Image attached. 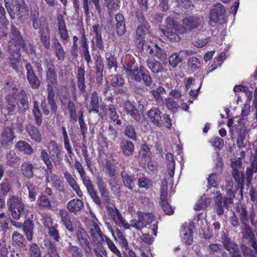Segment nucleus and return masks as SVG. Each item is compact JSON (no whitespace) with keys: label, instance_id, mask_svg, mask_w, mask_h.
<instances>
[{"label":"nucleus","instance_id":"47","mask_svg":"<svg viewBox=\"0 0 257 257\" xmlns=\"http://www.w3.org/2000/svg\"><path fill=\"white\" fill-rule=\"evenodd\" d=\"M115 233L118 239V241L121 247L126 250L128 247L127 241L123 235L122 232L119 229H117Z\"/></svg>","mask_w":257,"mask_h":257},{"label":"nucleus","instance_id":"17","mask_svg":"<svg viewBox=\"0 0 257 257\" xmlns=\"http://www.w3.org/2000/svg\"><path fill=\"white\" fill-rule=\"evenodd\" d=\"M59 214L61 216V221L67 230L70 232L74 231V228L71 221L69 213L67 211L61 209L59 211Z\"/></svg>","mask_w":257,"mask_h":257},{"label":"nucleus","instance_id":"52","mask_svg":"<svg viewBox=\"0 0 257 257\" xmlns=\"http://www.w3.org/2000/svg\"><path fill=\"white\" fill-rule=\"evenodd\" d=\"M33 113L35 117L37 124L38 125H41L42 121V116L39 108V103L36 100L34 101Z\"/></svg>","mask_w":257,"mask_h":257},{"label":"nucleus","instance_id":"8","mask_svg":"<svg viewBox=\"0 0 257 257\" xmlns=\"http://www.w3.org/2000/svg\"><path fill=\"white\" fill-rule=\"evenodd\" d=\"M193 53V51L187 50H181L179 53L174 52L169 57V64L172 67L174 68L179 63L181 62L185 57Z\"/></svg>","mask_w":257,"mask_h":257},{"label":"nucleus","instance_id":"34","mask_svg":"<svg viewBox=\"0 0 257 257\" xmlns=\"http://www.w3.org/2000/svg\"><path fill=\"white\" fill-rule=\"evenodd\" d=\"M34 225L32 221L28 219L24 222L23 230L28 240L31 241L33 236Z\"/></svg>","mask_w":257,"mask_h":257},{"label":"nucleus","instance_id":"20","mask_svg":"<svg viewBox=\"0 0 257 257\" xmlns=\"http://www.w3.org/2000/svg\"><path fill=\"white\" fill-rule=\"evenodd\" d=\"M123 106L127 114L131 115L135 120L139 121L140 119L139 111L130 101H125Z\"/></svg>","mask_w":257,"mask_h":257},{"label":"nucleus","instance_id":"26","mask_svg":"<svg viewBox=\"0 0 257 257\" xmlns=\"http://www.w3.org/2000/svg\"><path fill=\"white\" fill-rule=\"evenodd\" d=\"M116 22V29L117 34L121 36L123 35L125 32V27L124 17L121 14H117L115 17Z\"/></svg>","mask_w":257,"mask_h":257},{"label":"nucleus","instance_id":"27","mask_svg":"<svg viewBox=\"0 0 257 257\" xmlns=\"http://www.w3.org/2000/svg\"><path fill=\"white\" fill-rule=\"evenodd\" d=\"M116 22V29L117 34L121 36L123 35L125 32V27L124 17L121 14H117L115 17Z\"/></svg>","mask_w":257,"mask_h":257},{"label":"nucleus","instance_id":"54","mask_svg":"<svg viewBox=\"0 0 257 257\" xmlns=\"http://www.w3.org/2000/svg\"><path fill=\"white\" fill-rule=\"evenodd\" d=\"M41 159L44 161L45 165L47 166V169L50 172H52V168L53 167L51 162L48 157V153L45 150L41 151Z\"/></svg>","mask_w":257,"mask_h":257},{"label":"nucleus","instance_id":"7","mask_svg":"<svg viewBox=\"0 0 257 257\" xmlns=\"http://www.w3.org/2000/svg\"><path fill=\"white\" fill-rule=\"evenodd\" d=\"M47 91L48 102L50 106V109L53 112H55L57 110V105L54 100V89L58 86V81L47 82Z\"/></svg>","mask_w":257,"mask_h":257},{"label":"nucleus","instance_id":"50","mask_svg":"<svg viewBox=\"0 0 257 257\" xmlns=\"http://www.w3.org/2000/svg\"><path fill=\"white\" fill-rule=\"evenodd\" d=\"M108 115L109 118L113 121H115L117 124L121 123V120L119 119L118 115L116 112V108L114 105H111L109 106Z\"/></svg>","mask_w":257,"mask_h":257},{"label":"nucleus","instance_id":"24","mask_svg":"<svg viewBox=\"0 0 257 257\" xmlns=\"http://www.w3.org/2000/svg\"><path fill=\"white\" fill-rule=\"evenodd\" d=\"M123 183L125 187L130 189H133L136 186V179L134 175H129L123 171L121 173Z\"/></svg>","mask_w":257,"mask_h":257},{"label":"nucleus","instance_id":"51","mask_svg":"<svg viewBox=\"0 0 257 257\" xmlns=\"http://www.w3.org/2000/svg\"><path fill=\"white\" fill-rule=\"evenodd\" d=\"M13 242L20 247L25 246V239L24 236L17 232H14L12 235Z\"/></svg>","mask_w":257,"mask_h":257},{"label":"nucleus","instance_id":"42","mask_svg":"<svg viewBox=\"0 0 257 257\" xmlns=\"http://www.w3.org/2000/svg\"><path fill=\"white\" fill-rule=\"evenodd\" d=\"M166 159L168 160L167 170L168 175L170 176V177H172L174 174L175 165L173 155L171 153L167 154L166 155Z\"/></svg>","mask_w":257,"mask_h":257},{"label":"nucleus","instance_id":"53","mask_svg":"<svg viewBox=\"0 0 257 257\" xmlns=\"http://www.w3.org/2000/svg\"><path fill=\"white\" fill-rule=\"evenodd\" d=\"M188 66L192 71H195L201 66L200 60L195 57L190 58L188 60Z\"/></svg>","mask_w":257,"mask_h":257},{"label":"nucleus","instance_id":"9","mask_svg":"<svg viewBox=\"0 0 257 257\" xmlns=\"http://www.w3.org/2000/svg\"><path fill=\"white\" fill-rule=\"evenodd\" d=\"M124 70L128 79L134 80L137 82H140L142 80L141 75L139 72L138 67L134 63H128L124 67Z\"/></svg>","mask_w":257,"mask_h":257},{"label":"nucleus","instance_id":"14","mask_svg":"<svg viewBox=\"0 0 257 257\" xmlns=\"http://www.w3.org/2000/svg\"><path fill=\"white\" fill-rule=\"evenodd\" d=\"M58 29L60 36L61 40L63 42H67L69 39L68 32L66 29L64 19L62 15H60L57 17Z\"/></svg>","mask_w":257,"mask_h":257},{"label":"nucleus","instance_id":"4","mask_svg":"<svg viewBox=\"0 0 257 257\" xmlns=\"http://www.w3.org/2000/svg\"><path fill=\"white\" fill-rule=\"evenodd\" d=\"M107 210L111 219L119 227L123 228H129L128 223L122 217L119 210L116 208L108 206Z\"/></svg>","mask_w":257,"mask_h":257},{"label":"nucleus","instance_id":"2","mask_svg":"<svg viewBox=\"0 0 257 257\" xmlns=\"http://www.w3.org/2000/svg\"><path fill=\"white\" fill-rule=\"evenodd\" d=\"M21 47L28 52H33L35 50L33 45L31 44H29L28 47H27L24 41H23L22 44H19V41L15 39H11L9 44V50L11 54L10 57L16 62H20L21 61Z\"/></svg>","mask_w":257,"mask_h":257},{"label":"nucleus","instance_id":"39","mask_svg":"<svg viewBox=\"0 0 257 257\" xmlns=\"http://www.w3.org/2000/svg\"><path fill=\"white\" fill-rule=\"evenodd\" d=\"M27 131L32 140L37 143H39L42 141V136L38 129L36 127L30 125L27 127Z\"/></svg>","mask_w":257,"mask_h":257},{"label":"nucleus","instance_id":"63","mask_svg":"<svg viewBox=\"0 0 257 257\" xmlns=\"http://www.w3.org/2000/svg\"><path fill=\"white\" fill-rule=\"evenodd\" d=\"M106 244L109 249L117 257H122L120 251L111 239L108 240Z\"/></svg>","mask_w":257,"mask_h":257},{"label":"nucleus","instance_id":"21","mask_svg":"<svg viewBox=\"0 0 257 257\" xmlns=\"http://www.w3.org/2000/svg\"><path fill=\"white\" fill-rule=\"evenodd\" d=\"M15 136L12 127H8L4 129L2 135L1 142L3 145H7L13 141Z\"/></svg>","mask_w":257,"mask_h":257},{"label":"nucleus","instance_id":"16","mask_svg":"<svg viewBox=\"0 0 257 257\" xmlns=\"http://www.w3.org/2000/svg\"><path fill=\"white\" fill-rule=\"evenodd\" d=\"M223 244L224 248L229 252L231 257L238 256L240 255L237 244L231 241L229 238L225 237L223 240Z\"/></svg>","mask_w":257,"mask_h":257},{"label":"nucleus","instance_id":"43","mask_svg":"<svg viewBox=\"0 0 257 257\" xmlns=\"http://www.w3.org/2000/svg\"><path fill=\"white\" fill-rule=\"evenodd\" d=\"M67 250L72 257H83L82 250L77 246L73 245L71 242L68 243Z\"/></svg>","mask_w":257,"mask_h":257},{"label":"nucleus","instance_id":"44","mask_svg":"<svg viewBox=\"0 0 257 257\" xmlns=\"http://www.w3.org/2000/svg\"><path fill=\"white\" fill-rule=\"evenodd\" d=\"M48 149L52 156L56 157H59L60 156L61 147L59 146L55 142H50L48 145Z\"/></svg>","mask_w":257,"mask_h":257},{"label":"nucleus","instance_id":"32","mask_svg":"<svg viewBox=\"0 0 257 257\" xmlns=\"http://www.w3.org/2000/svg\"><path fill=\"white\" fill-rule=\"evenodd\" d=\"M50 35L48 28H42L40 29V40L44 47L49 49L50 47Z\"/></svg>","mask_w":257,"mask_h":257},{"label":"nucleus","instance_id":"5","mask_svg":"<svg viewBox=\"0 0 257 257\" xmlns=\"http://www.w3.org/2000/svg\"><path fill=\"white\" fill-rule=\"evenodd\" d=\"M18 101L16 94L14 93L9 94L6 96V103L2 107V112L5 114H13L18 104Z\"/></svg>","mask_w":257,"mask_h":257},{"label":"nucleus","instance_id":"62","mask_svg":"<svg viewBox=\"0 0 257 257\" xmlns=\"http://www.w3.org/2000/svg\"><path fill=\"white\" fill-rule=\"evenodd\" d=\"M30 254V257H41L40 249L36 243L31 245Z\"/></svg>","mask_w":257,"mask_h":257},{"label":"nucleus","instance_id":"12","mask_svg":"<svg viewBox=\"0 0 257 257\" xmlns=\"http://www.w3.org/2000/svg\"><path fill=\"white\" fill-rule=\"evenodd\" d=\"M203 19L199 17H192L185 18L182 20V27L186 29V31L197 28L202 22Z\"/></svg>","mask_w":257,"mask_h":257},{"label":"nucleus","instance_id":"38","mask_svg":"<svg viewBox=\"0 0 257 257\" xmlns=\"http://www.w3.org/2000/svg\"><path fill=\"white\" fill-rule=\"evenodd\" d=\"M56 80H57V79L55 67L53 64L48 63L46 69V81L47 82Z\"/></svg>","mask_w":257,"mask_h":257},{"label":"nucleus","instance_id":"56","mask_svg":"<svg viewBox=\"0 0 257 257\" xmlns=\"http://www.w3.org/2000/svg\"><path fill=\"white\" fill-rule=\"evenodd\" d=\"M124 134L133 140H137V134L133 126L131 125H127L124 130Z\"/></svg>","mask_w":257,"mask_h":257},{"label":"nucleus","instance_id":"23","mask_svg":"<svg viewBox=\"0 0 257 257\" xmlns=\"http://www.w3.org/2000/svg\"><path fill=\"white\" fill-rule=\"evenodd\" d=\"M16 12L14 13L15 16H18L19 19H21L28 14V9L24 0H16Z\"/></svg>","mask_w":257,"mask_h":257},{"label":"nucleus","instance_id":"3","mask_svg":"<svg viewBox=\"0 0 257 257\" xmlns=\"http://www.w3.org/2000/svg\"><path fill=\"white\" fill-rule=\"evenodd\" d=\"M76 233L79 243L85 253L87 254L91 253L92 249L89 241V236L86 231L84 229L80 227L77 229Z\"/></svg>","mask_w":257,"mask_h":257},{"label":"nucleus","instance_id":"60","mask_svg":"<svg viewBox=\"0 0 257 257\" xmlns=\"http://www.w3.org/2000/svg\"><path fill=\"white\" fill-rule=\"evenodd\" d=\"M5 3V7L7 10L8 13L10 15L11 18L13 20L15 19V13L12 8L13 0H4Z\"/></svg>","mask_w":257,"mask_h":257},{"label":"nucleus","instance_id":"18","mask_svg":"<svg viewBox=\"0 0 257 257\" xmlns=\"http://www.w3.org/2000/svg\"><path fill=\"white\" fill-rule=\"evenodd\" d=\"M249 130L246 127L240 128L238 132L236 144L239 148L245 147L246 144L245 142H247L248 137Z\"/></svg>","mask_w":257,"mask_h":257},{"label":"nucleus","instance_id":"41","mask_svg":"<svg viewBox=\"0 0 257 257\" xmlns=\"http://www.w3.org/2000/svg\"><path fill=\"white\" fill-rule=\"evenodd\" d=\"M138 216L142 222L143 227L147 224L151 223L154 219V216L151 213L138 212Z\"/></svg>","mask_w":257,"mask_h":257},{"label":"nucleus","instance_id":"45","mask_svg":"<svg viewBox=\"0 0 257 257\" xmlns=\"http://www.w3.org/2000/svg\"><path fill=\"white\" fill-rule=\"evenodd\" d=\"M159 29L163 35L167 37L171 41L179 42L181 40L180 36L178 34L172 32H169L168 31L166 30L164 26H160Z\"/></svg>","mask_w":257,"mask_h":257},{"label":"nucleus","instance_id":"48","mask_svg":"<svg viewBox=\"0 0 257 257\" xmlns=\"http://www.w3.org/2000/svg\"><path fill=\"white\" fill-rule=\"evenodd\" d=\"M138 185L142 189L148 190L153 185L152 181L146 177H142L138 179Z\"/></svg>","mask_w":257,"mask_h":257},{"label":"nucleus","instance_id":"6","mask_svg":"<svg viewBox=\"0 0 257 257\" xmlns=\"http://www.w3.org/2000/svg\"><path fill=\"white\" fill-rule=\"evenodd\" d=\"M85 104L89 110V112H94L98 113L99 112V98L98 94L96 92H93L90 94V99L88 97V94L85 95Z\"/></svg>","mask_w":257,"mask_h":257},{"label":"nucleus","instance_id":"57","mask_svg":"<svg viewBox=\"0 0 257 257\" xmlns=\"http://www.w3.org/2000/svg\"><path fill=\"white\" fill-rule=\"evenodd\" d=\"M26 189L29 192V197L31 201L36 199L37 193L35 186L30 182H28L26 185Z\"/></svg>","mask_w":257,"mask_h":257},{"label":"nucleus","instance_id":"33","mask_svg":"<svg viewBox=\"0 0 257 257\" xmlns=\"http://www.w3.org/2000/svg\"><path fill=\"white\" fill-rule=\"evenodd\" d=\"M33 165L30 162H25L22 163L21 169L22 173L28 178L33 177Z\"/></svg>","mask_w":257,"mask_h":257},{"label":"nucleus","instance_id":"11","mask_svg":"<svg viewBox=\"0 0 257 257\" xmlns=\"http://www.w3.org/2000/svg\"><path fill=\"white\" fill-rule=\"evenodd\" d=\"M110 83V85L116 89V93H123L126 91V88L122 87L124 84V81L120 75L111 76Z\"/></svg>","mask_w":257,"mask_h":257},{"label":"nucleus","instance_id":"64","mask_svg":"<svg viewBox=\"0 0 257 257\" xmlns=\"http://www.w3.org/2000/svg\"><path fill=\"white\" fill-rule=\"evenodd\" d=\"M44 257H60L57 253L56 247L51 244L47 253Z\"/></svg>","mask_w":257,"mask_h":257},{"label":"nucleus","instance_id":"29","mask_svg":"<svg viewBox=\"0 0 257 257\" xmlns=\"http://www.w3.org/2000/svg\"><path fill=\"white\" fill-rule=\"evenodd\" d=\"M147 63L149 68L154 73H158L163 70L162 64L153 58L148 59Z\"/></svg>","mask_w":257,"mask_h":257},{"label":"nucleus","instance_id":"36","mask_svg":"<svg viewBox=\"0 0 257 257\" xmlns=\"http://www.w3.org/2000/svg\"><path fill=\"white\" fill-rule=\"evenodd\" d=\"M166 24L173 28L175 31L180 33L184 34L186 33V29L178 25L177 23L172 18L169 17L165 20Z\"/></svg>","mask_w":257,"mask_h":257},{"label":"nucleus","instance_id":"13","mask_svg":"<svg viewBox=\"0 0 257 257\" xmlns=\"http://www.w3.org/2000/svg\"><path fill=\"white\" fill-rule=\"evenodd\" d=\"M25 67L27 70V79L30 85L33 88H38L40 86V82L34 73L31 65L30 63H27Z\"/></svg>","mask_w":257,"mask_h":257},{"label":"nucleus","instance_id":"30","mask_svg":"<svg viewBox=\"0 0 257 257\" xmlns=\"http://www.w3.org/2000/svg\"><path fill=\"white\" fill-rule=\"evenodd\" d=\"M52 47L57 58L59 60L63 61L65 58V53L61 44L57 39L53 42Z\"/></svg>","mask_w":257,"mask_h":257},{"label":"nucleus","instance_id":"25","mask_svg":"<svg viewBox=\"0 0 257 257\" xmlns=\"http://www.w3.org/2000/svg\"><path fill=\"white\" fill-rule=\"evenodd\" d=\"M84 74L85 72L83 68L81 67L78 68L77 74V86L81 93H84L86 91Z\"/></svg>","mask_w":257,"mask_h":257},{"label":"nucleus","instance_id":"28","mask_svg":"<svg viewBox=\"0 0 257 257\" xmlns=\"http://www.w3.org/2000/svg\"><path fill=\"white\" fill-rule=\"evenodd\" d=\"M232 176L237 183L236 188L240 189V193H242L244 183V175L243 173L240 171H232Z\"/></svg>","mask_w":257,"mask_h":257},{"label":"nucleus","instance_id":"15","mask_svg":"<svg viewBox=\"0 0 257 257\" xmlns=\"http://www.w3.org/2000/svg\"><path fill=\"white\" fill-rule=\"evenodd\" d=\"M192 225L185 224L181 232L182 241L186 244H190L193 242Z\"/></svg>","mask_w":257,"mask_h":257},{"label":"nucleus","instance_id":"55","mask_svg":"<svg viewBox=\"0 0 257 257\" xmlns=\"http://www.w3.org/2000/svg\"><path fill=\"white\" fill-rule=\"evenodd\" d=\"M165 104L167 108L173 112H176L179 107L178 103L171 98H167Z\"/></svg>","mask_w":257,"mask_h":257},{"label":"nucleus","instance_id":"1","mask_svg":"<svg viewBox=\"0 0 257 257\" xmlns=\"http://www.w3.org/2000/svg\"><path fill=\"white\" fill-rule=\"evenodd\" d=\"M7 204L12 217L19 219L26 212L23 199L18 196H12L7 200Z\"/></svg>","mask_w":257,"mask_h":257},{"label":"nucleus","instance_id":"35","mask_svg":"<svg viewBox=\"0 0 257 257\" xmlns=\"http://www.w3.org/2000/svg\"><path fill=\"white\" fill-rule=\"evenodd\" d=\"M238 213H239L240 216V220L241 222L244 224V227L246 230L248 231H250V228L248 225L246 223V221L248 219L247 216V212L246 207L243 205H241L237 207Z\"/></svg>","mask_w":257,"mask_h":257},{"label":"nucleus","instance_id":"59","mask_svg":"<svg viewBox=\"0 0 257 257\" xmlns=\"http://www.w3.org/2000/svg\"><path fill=\"white\" fill-rule=\"evenodd\" d=\"M105 2L110 11H115L119 7V0H105Z\"/></svg>","mask_w":257,"mask_h":257},{"label":"nucleus","instance_id":"58","mask_svg":"<svg viewBox=\"0 0 257 257\" xmlns=\"http://www.w3.org/2000/svg\"><path fill=\"white\" fill-rule=\"evenodd\" d=\"M206 199L205 197H201L196 203L194 206V209L198 210L206 207L207 206V203L209 204L210 203V201L209 199Z\"/></svg>","mask_w":257,"mask_h":257},{"label":"nucleus","instance_id":"49","mask_svg":"<svg viewBox=\"0 0 257 257\" xmlns=\"http://www.w3.org/2000/svg\"><path fill=\"white\" fill-rule=\"evenodd\" d=\"M18 97L20 100V104L22 105L21 108L23 110H26L28 108L29 102L26 93L24 91H21L18 95Z\"/></svg>","mask_w":257,"mask_h":257},{"label":"nucleus","instance_id":"40","mask_svg":"<svg viewBox=\"0 0 257 257\" xmlns=\"http://www.w3.org/2000/svg\"><path fill=\"white\" fill-rule=\"evenodd\" d=\"M75 167L79 174L80 175V179L82 180L83 184L88 183L90 181V179L86 176V173L82 165L78 160L75 161Z\"/></svg>","mask_w":257,"mask_h":257},{"label":"nucleus","instance_id":"31","mask_svg":"<svg viewBox=\"0 0 257 257\" xmlns=\"http://www.w3.org/2000/svg\"><path fill=\"white\" fill-rule=\"evenodd\" d=\"M16 148L24 154L31 155L34 152L31 145L25 141H19L16 145Z\"/></svg>","mask_w":257,"mask_h":257},{"label":"nucleus","instance_id":"19","mask_svg":"<svg viewBox=\"0 0 257 257\" xmlns=\"http://www.w3.org/2000/svg\"><path fill=\"white\" fill-rule=\"evenodd\" d=\"M161 112L159 108H153L151 109L147 113V115L150 121L157 126H161L160 122L161 119Z\"/></svg>","mask_w":257,"mask_h":257},{"label":"nucleus","instance_id":"37","mask_svg":"<svg viewBox=\"0 0 257 257\" xmlns=\"http://www.w3.org/2000/svg\"><path fill=\"white\" fill-rule=\"evenodd\" d=\"M120 148L123 154L126 156L132 155L135 150L133 143L128 141H123L120 145Z\"/></svg>","mask_w":257,"mask_h":257},{"label":"nucleus","instance_id":"61","mask_svg":"<svg viewBox=\"0 0 257 257\" xmlns=\"http://www.w3.org/2000/svg\"><path fill=\"white\" fill-rule=\"evenodd\" d=\"M48 234L55 241L58 242L59 241V232L55 227L52 226L49 227L48 229Z\"/></svg>","mask_w":257,"mask_h":257},{"label":"nucleus","instance_id":"22","mask_svg":"<svg viewBox=\"0 0 257 257\" xmlns=\"http://www.w3.org/2000/svg\"><path fill=\"white\" fill-rule=\"evenodd\" d=\"M84 207V203L79 199H74L67 204V208L71 212L76 214Z\"/></svg>","mask_w":257,"mask_h":257},{"label":"nucleus","instance_id":"46","mask_svg":"<svg viewBox=\"0 0 257 257\" xmlns=\"http://www.w3.org/2000/svg\"><path fill=\"white\" fill-rule=\"evenodd\" d=\"M216 194L217 195L214 198L216 206V213L217 215H221L224 213V210L222 205V196L219 192H216Z\"/></svg>","mask_w":257,"mask_h":257},{"label":"nucleus","instance_id":"10","mask_svg":"<svg viewBox=\"0 0 257 257\" xmlns=\"http://www.w3.org/2000/svg\"><path fill=\"white\" fill-rule=\"evenodd\" d=\"M148 31L146 23L139 25L137 29L136 44L138 48H142L145 43V36Z\"/></svg>","mask_w":257,"mask_h":257}]
</instances>
